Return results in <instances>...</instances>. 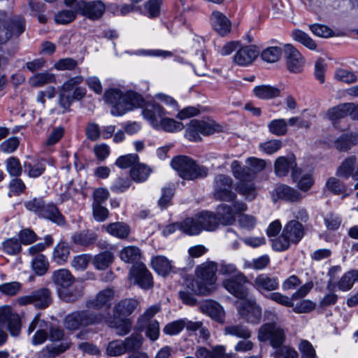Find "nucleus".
I'll use <instances>...</instances> for the list:
<instances>
[{"mask_svg":"<svg viewBox=\"0 0 358 358\" xmlns=\"http://www.w3.org/2000/svg\"><path fill=\"white\" fill-rule=\"evenodd\" d=\"M96 238L93 232L87 231L75 233L72 236V241L76 244L87 246L92 244L96 241Z\"/></svg>","mask_w":358,"mask_h":358,"instance_id":"nucleus-52","label":"nucleus"},{"mask_svg":"<svg viewBox=\"0 0 358 358\" xmlns=\"http://www.w3.org/2000/svg\"><path fill=\"white\" fill-rule=\"evenodd\" d=\"M357 158L350 156L346 158L336 170V175L343 178H348L350 176L354 180H358V166L356 167Z\"/></svg>","mask_w":358,"mask_h":358,"instance_id":"nucleus-24","label":"nucleus"},{"mask_svg":"<svg viewBox=\"0 0 358 358\" xmlns=\"http://www.w3.org/2000/svg\"><path fill=\"white\" fill-rule=\"evenodd\" d=\"M108 234L118 238H126L130 231L129 226L123 222H114L106 227Z\"/></svg>","mask_w":358,"mask_h":358,"instance_id":"nucleus-41","label":"nucleus"},{"mask_svg":"<svg viewBox=\"0 0 358 358\" xmlns=\"http://www.w3.org/2000/svg\"><path fill=\"white\" fill-rule=\"evenodd\" d=\"M269 262V257L266 255H264L257 258L253 259L252 261H245L244 262V268L262 270L268 265Z\"/></svg>","mask_w":358,"mask_h":358,"instance_id":"nucleus-57","label":"nucleus"},{"mask_svg":"<svg viewBox=\"0 0 358 358\" xmlns=\"http://www.w3.org/2000/svg\"><path fill=\"white\" fill-rule=\"evenodd\" d=\"M264 317L266 320H272L273 322H266L260 327L258 331V339L262 342L269 341L271 345L277 348L282 345L285 340L284 329L278 324L277 315L269 310H266Z\"/></svg>","mask_w":358,"mask_h":358,"instance_id":"nucleus-3","label":"nucleus"},{"mask_svg":"<svg viewBox=\"0 0 358 358\" xmlns=\"http://www.w3.org/2000/svg\"><path fill=\"white\" fill-rule=\"evenodd\" d=\"M224 332L225 335H230L244 339H248L251 336L249 329L246 327L240 324L227 326L224 328Z\"/></svg>","mask_w":358,"mask_h":358,"instance_id":"nucleus-51","label":"nucleus"},{"mask_svg":"<svg viewBox=\"0 0 358 358\" xmlns=\"http://www.w3.org/2000/svg\"><path fill=\"white\" fill-rule=\"evenodd\" d=\"M246 277L242 273H238L232 278L222 282L223 287L231 294L238 299H244L248 295V289L245 287Z\"/></svg>","mask_w":358,"mask_h":358,"instance_id":"nucleus-13","label":"nucleus"},{"mask_svg":"<svg viewBox=\"0 0 358 358\" xmlns=\"http://www.w3.org/2000/svg\"><path fill=\"white\" fill-rule=\"evenodd\" d=\"M236 191L246 200L252 201L257 196V189L251 180H246L245 178L241 180L236 187Z\"/></svg>","mask_w":358,"mask_h":358,"instance_id":"nucleus-32","label":"nucleus"},{"mask_svg":"<svg viewBox=\"0 0 358 358\" xmlns=\"http://www.w3.org/2000/svg\"><path fill=\"white\" fill-rule=\"evenodd\" d=\"M248 164L246 170L248 173V176L250 173H257L262 171L266 166V162L264 159L250 157L246 161Z\"/></svg>","mask_w":358,"mask_h":358,"instance_id":"nucleus-60","label":"nucleus"},{"mask_svg":"<svg viewBox=\"0 0 358 358\" xmlns=\"http://www.w3.org/2000/svg\"><path fill=\"white\" fill-rule=\"evenodd\" d=\"M247 208V205L242 201L235 202L231 207L222 204L217 208V217L220 223L224 225H231L236 220V215L245 211Z\"/></svg>","mask_w":358,"mask_h":358,"instance_id":"nucleus-12","label":"nucleus"},{"mask_svg":"<svg viewBox=\"0 0 358 358\" xmlns=\"http://www.w3.org/2000/svg\"><path fill=\"white\" fill-rule=\"evenodd\" d=\"M201 311L208 315L213 320L223 323L225 319L224 308L217 302L212 300H206L200 306Z\"/></svg>","mask_w":358,"mask_h":358,"instance_id":"nucleus-21","label":"nucleus"},{"mask_svg":"<svg viewBox=\"0 0 358 358\" xmlns=\"http://www.w3.org/2000/svg\"><path fill=\"white\" fill-rule=\"evenodd\" d=\"M166 114L165 109L155 101L148 103L142 110L143 117L152 127H157L158 122L164 118Z\"/></svg>","mask_w":358,"mask_h":358,"instance_id":"nucleus-20","label":"nucleus"},{"mask_svg":"<svg viewBox=\"0 0 358 358\" xmlns=\"http://www.w3.org/2000/svg\"><path fill=\"white\" fill-rule=\"evenodd\" d=\"M49 262L42 254L37 255L31 261V268L38 275H44L48 270Z\"/></svg>","mask_w":358,"mask_h":358,"instance_id":"nucleus-47","label":"nucleus"},{"mask_svg":"<svg viewBox=\"0 0 358 358\" xmlns=\"http://www.w3.org/2000/svg\"><path fill=\"white\" fill-rule=\"evenodd\" d=\"M109 326L116 329V333L120 336L127 334L131 329V322L126 318H115V321L109 322Z\"/></svg>","mask_w":358,"mask_h":358,"instance_id":"nucleus-56","label":"nucleus"},{"mask_svg":"<svg viewBox=\"0 0 358 358\" xmlns=\"http://www.w3.org/2000/svg\"><path fill=\"white\" fill-rule=\"evenodd\" d=\"M282 147V141L272 139L259 144V149L267 155H272L279 150Z\"/></svg>","mask_w":358,"mask_h":358,"instance_id":"nucleus-63","label":"nucleus"},{"mask_svg":"<svg viewBox=\"0 0 358 358\" xmlns=\"http://www.w3.org/2000/svg\"><path fill=\"white\" fill-rule=\"evenodd\" d=\"M282 50L280 47L271 46L264 49L261 53L262 59L268 63H273L279 60Z\"/></svg>","mask_w":358,"mask_h":358,"instance_id":"nucleus-53","label":"nucleus"},{"mask_svg":"<svg viewBox=\"0 0 358 358\" xmlns=\"http://www.w3.org/2000/svg\"><path fill=\"white\" fill-rule=\"evenodd\" d=\"M292 178L297 187L303 192L309 190L313 185L314 180L310 173H301V169H294L292 172Z\"/></svg>","mask_w":358,"mask_h":358,"instance_id":"nucleus-28","label":"nucleus"},{"mask_svg":"<svg viewBox=\"0 0 358 358\" xmlns=\"http://www.w3.org/2000/svg\"><path fill=\"white\" fill-rule=\"evenodd\" d=\"M52 280L56 286L58 294H62L66 297L65 288L71 287L75 279L68 269L60 268L52 273Z\"/></svg>","mask_w":358,"mask_h":358,"instance_id":"nucleus-18","label":"nucleus"},{"mask_svg":"<svg viewBox=\"0 0 358 358\" xmlns=\"http://www.w3.org/2000/svg\"><path fill=\"white\" fill-rule=\"evenodd\" d=\"M70 255V247L67 243H58L52 252L53 260L59 265H62L67 262Z\"/></svg>","mask_w":358,"mask_h":358,"instance_id":"nucleus-35","label":"nucleus"},{"mask_svg":"<svg viewBox=\"0 0 358 358\" xmlns=\"http://www.w3.org/2000/svg\"><path fill=\"white\" fill-rule=\"evenodd\" d=\"M358 281V270H350L341 277L338 282V287L343 292L350 290L353 285Z\"/></svg>","mask_w":358,"mask_h":358,"instance_id":"nucleus-38","label":"nucleus"},{"mask_svg":"<svg viewBox=\"0 0 358 358\" xmlns=\"http://www.w3.org/2000/svg\"><path fill=\"white\" fill-rule=\"evenodd\" d=\"M288 121L285 119H275L270 122L268 125V130L275 136H283L287 131Z\"/></svg>","mask_w":358,"mask_h":358,"instance_id":"nucleus-54","label":"nucleus"},{"mask_svg":"<svg viewBox=\"0 0 358 358\" xmlns=\"http://www.w3.org/2000/svg\"><path fill=\"white\" fill-rule=\"evenodd\" d=\"M274 191L278 198L291 202L299 201L303 198L299 191L286 185H279Z\"/></svg>","mask_w":358,"mask_h":358,"instance_id":"nucleus-29","label":"nucleus"},{"mask_svg":"<svg viewBox=\"0 0 358 358\" xmlns=\"http://www.w3.org/2000/svg\"><path fill=\"white\" fill-rule=\"evenodd\" d=\"M236 308L238 315L248 323L257 324L262 318V308L255 299H244L238 302Z\"/></svg>","mask_w":358,"mask_h":358,"instance_id":"nucleus-7","label":"nucleus"},{"mask_svg":"<svg viewBox=\"0 0 358 358\" xmlns=\"http://www.w3.org/2000/svg\"><path fill=\"white\" fill-rule=\"evenodd\" d=\"M358 138L355 134L347 133L341 135L334 141V146L340 151H348L357 142Z\"/></svg>","mask_w":358,"mask_h":358,"instance_id":"nucleus-33","label":"nucleus"},{"mask_svg":"<svg viewBox=\"0 0 358 358\" xmlns=\"http://www.w3.org/2000/svg\"><path fill=\"white\" fill-rule=\"evenodd\" d=\"M284 52L289 71L292 73L301 71L304 65V59L299 51L292 45L286 44L284 45Z\"/></svg>","mask_w":358,"mask_h":358,"instance_id":"nucleus-16","label":"nucleus"},{"mask_svg":"<svg viewBox=\"0 0 358 358\" xmlns=\"http://www.w3.org/2000/svg\"><path fill=\"white\" fill-rule=\"evenodd\" d=\"M290 169H292V172L294 169H298L295 157L293 155L279 157L275 161L274 171L276 176L279 177L285 176Z\"/></svg>","mask_w":358,"mask_h":358,"instance_id":"nucleus-25","label":"nucleus"},{"mask_svg":"<svg viewBox=\"0 0 358 358\" xmlns=\"http://www.w3.org/2000/svg\"><path fill=\"white\" fill-rule=\"evenodd\" d=\"M154 128L157 129H162L166 132L173 133L183 129L184 125L182 122L164 116V118L158 122V126L155 127Z\"/></svg>","mask_w":358,"mask_h":358,"instance_id":"nucleus-44","label":"nucleus"},{"mask_svg":"<svg viewBox=\"0 0 358 358\" xmlns=\"http://www.w3.org/2000/svg\"><path fill=\"white\" fill-rule=\"evenodd\" d=\"M104 101L112 106L111 114L121 116L134 108L142 107L144 99L138 93L129 91L124 94L117 88L107 90L103 95Z\"/></svg>","mask_w":358,"mask_h":358,"instance_id":"nucleus-1","label":"nucleus"},{"mask_svg":"<svg viewBox=\"0 0 358 358\" xmlns=\"http://www.w3.org/2000/svg\"><path fill=\"white\" fill-rule=\"evenodd\" d=\"M113 253L106 251L95 255L92 259V264L96 269L104 270L113 263Z\"/></svg>","mask_w":358,"mask_h":358,"instance_id":"nucleus-43","label":"nucleus"},{"mask_svg":"<svg viewBox=\"0 0 358 358\" xmlns=\"http://www.w3.org/2000/svg\"><path fill=\"white\" fill-rule=\"evenodd\" d=\"M114 297L115 292L113 289H105L100 291L94 299L87 301V308L89 310L92 309L107 308L111 305Z\"/></svg>","mask_w":358,"mask_h":358,"instance_id":"nucleus-22","label":"nucleus"},{"mask_svg":"<svg viewBox=\"0 0 358 358\" xmlns=\"http://www.w3.org/2000/svg\"><path fill=\"white\" fill-rule=\"evenodd\" d=\"M138 302L134 299H124L120 301L115 308V317L127 316L131 314L137 307Z\"/></svg>","mask_w":358,"mask_h":358,"instance_id":"nucleus-40","label":"nucleus"},{"mask_svg":"<svg viewBox=\"0 0 358 358\" xmlns=\"http://www.w3.org/2000/svg\"><path fill=\"white\" fill-rule=\"evenodd\" d=\"M283 231L284 236H287L290 243H298L303 234L302 224L295 220H292L287 224Z\"/></svg>","mask_w":358,"mask_h":358,"instance_id":"nucleus-30","label":"nucleus"},{"mask_svg":"<svg viewBox=\"0 0 358 358\" xmlns=\"http://www.w3.org/2000/svg\"><path fill=\"white\" fill-rule=\"evenodd\" d=\"M152 266L153 269L162 275L169 274L172 270L171 262L164 256H157L152 259Z\"/></svg>","mask_w":358,"mask_h":358,"instance_id":"nucleus-36","label":"nucleus"},{"mask_svg":"<svg viewBox=\"0 0 358 358\" xmlns=\"http://www.w3.org/2000/svg\"><path fill=\"white\" fill-rule=\"evenodd\" d=\"M138 163V156L136 154H129L120 156L115 162V165L121 169L134 166Z\"/></svg>","mask_w":358,"mask_h":358,"instance_id":"nucleus-61","label":"nucleus"},{"mask_svg":"<svg viewBox=\"0 0 358 358\" xmlns=\"http://www.w3.org/2000/svg\"><path fill=\"white\" fill-rule=\"evenodd\" d=\"M217 270V265L214 262L207 261L201 264L196 268V278L186 281L187 289L195 294H210L216 289Z\"/></svg>","mask_w":358,"mask_h":358,"instance_id":"nucleus-2","label":"nucleus"},{"mask_svg":"<svg viewBox=\"0 0 358 358\" xmlns=\"http://www.w3.org/2000/svg\"><path fill=\"white\" fill-rule=\"evenodd\" d=\"M66 342L60 344H51L46 345L38 354V358H55V356L64 352L69 348Z\"/></svg>","mask_w":358,"mask_h":358,"instance_id":"nucleus-39","label":"nucleus"},{"mask_svg":"<svg viewBox=\"0 0 358 358\" xmlns=\"http://www.w3.org/2000/svg\"><path fill=\"white\" fill-rule=\"evenodd\" d=\"M29 83L33 87H41L48 83H56L55 74L49 72H43L34 75L29 80Z\"/></svg>","mask_w":358,"mask_h":358,"instance_id":"nucleus-42","label":"nucleus"},{"mask_svg":"<svg viewBox=\"0 0 358 358\" xmlns=\"http://www.w3.org/2000/svg\"><path fill=\"white\" fill-rule=\"evenodd\" d=\"M150 173V169L143 164L138 163L131 169V177L136 182H143Z\"/></svg>","mask_w":358,"mask_h":358,"instance_id":"nucleus-48","label":"nucleus"},{"mask_svg":"<svg viewBox=\"0 0 358 358\" xmlns=\"http://www.w3.org/2000/svg\"><path fill=\"white\" fill-rule=\"evenodd\" d=\"M129 280L143 289H148L153 285L152 274L142 263H137L131 268Z\"/></svg>","mask_w":358,"mask_h":358,"instance_id":"nucleus-10","label":"nucleus"},{"mask_svg":"<svg viewBox=\"0 0 358 358\" xmlns=\"http://www.w3.org/2000/svg\"><path fill=\"white\" fill-rule=\"evenodd\" d=\"M215 131V124L213 120L194 119L187 124L185 136L191 141H199L201 140V134L207 136Z\"/></svg>","mask_w":358,"mask_h":358,"instance_id":"nucleus-6","label":"nucleus"},{"mask_svg":"<svg viewBox=\"0 0 358 358\" xmlns=\"http://www.w3.org/2000/svg\"><path fill=\"white\" fill-rule=\"evenodd\" d=\"M41 217L51 220L57 224L64 223V217L59 213L58 208L53 204L45 206L43 211L41 213Z\"/></svg>","mask_w":358,"mask_h":358,"instance_id":"nucleus-45","label":"nucleus"},{"mask_svg":"<svg viewBox=\"0 0 358 358\" xmlns=\"http://www.w3.org/2000/svg\"><path fill=\"white\" fill-rule=\"evenodd\" d=\"M162 0H149L144 5L143 14L149 17H155L159 14Z\"/></svg>","mask_w":358,"mask_h":358,"instance_id":"nucleus-62","label":"nucleus"},{"mask_svg":"<svg viewBox=\"0 0 358 358\" xmlns=\"http://www.w3.org/2000/svg\"><path fill=\"white\" fill-rule=\"evenodd\" d=\"M141 257L140 249L136 246L129 245L123 248L120 252V258L127 264H134Z\"/></svg>","mask_w":358,"mask_h":358,"instance_id":"nucleus-34","label":"nucleus"},{"mask_svg":"<svg viewBox=\"0 0 358 358\" xmlns=\"http://www.w3.org/2000/svg\"><path fill=\"white\" fill-rule=\"evenodd\" d=\"M76 11L91 20H96L102 16L105 6L101 1L85 2L80 1L76 4Z\"/></svg>","mask_w":358,"mask_h":358,"instance_id":"nucleus-15","label":"nucleus"},{"mask_svg":"<svg viewBox=\"0 0 358 358\" xmlns=\"http://www.w3.org/2000/svg\"><path fill=\"white\" fill-rule=\"evenodd\" d=\"M254 287L260 293L264 292H272L279 287V281L277 277H272L268 274L258 275L253 282Z\"/></svg>","mask_w":358,"mask_h":358,"instance_id":"nucleus-23","label":"nucleus"},{"mask_svg":"<svg viewBox=\"0 0 358 358\" xmlns=\"http://www.w3.org/2000/svg\"><path fill=\"white\" fill-rule=\"evenodd\" d=\"M199 215V221L201 224L202 231H214L219 226L217 217L212 213L202 212Z\"/></svg>","mask_w":358,"mask_h":358,"instance_id":"nucleus-37","label":"nucleus"},{"mask_svg":"<svg viewBox=\"0 0 358 358\" xmlns=\"http://www.w3.org/2000/svg\"><path fill=\"white\" fill-rule=\"evenodd\" d=\"M171 165L181 178L187 180L203 178L208 173V169L206 166L197 164L193 159L186 156H178L173 158Z\"/></svg>","mask_w":358,"mask_h":358,"instance_id":"nucleus-5","label":"nucleus"},{"mask_svg":"<svg viewBox=\"0 0 358 358\" xmlns=\"http://www.w3.org/2000/svg\"><path fill=\"white\" fill-rule=\"evenodd\" d=\"M22 285L17 281L6 282L0 285V292L4 295L13 296L19 294Z\"/></svg>","mask_w":358,"mask_h":358,"instance_id":"nucleus-59","label":"nucleus"},{"mask_svg":"<svg viewBox=\"0 0 358 358\" xmlns=\"http://www.w3.org/2000/svg\"><path fill=\"white\" fill-rule=\"evenodd\" d=\"M1 250L9 255H17L22 250L20 241L15 238H9L1 243Z\"/></svg>","mask_w":358,"mask_h":358,"instance_id":"nucleus-49","label":"nucleus"},{"mask_svg":"<svg viewBox=\"0 0 358 358\" xmlns=\"http://www.w3.org/2000/svg\"><path fill=\"white\" fill-rule=\"evenodd\" d=\"M293 39L308 48L310 50H315L317 45L315 41L304 31L300 29H294L292 32Z\"/></svg>","mask_w":358,"mask_h":358,"instance_id":"nucleus-50","label":"nucleus"},{"mask_svg":"<svg viewBox=\"0 0 358 358\" xmlns=\"http://www.w3.org/2000/svg\"><path fill=\"white\" fill-rule=\"evenodd\" d=\"M325 187L328 191L336 195L345 193L346 191L345 184L335 177L328 178L325 184Z\"/></svg>","mask_w":358,"mask_h":358,"instance_id":"nucleus-55","label":"nucleus"},{"mask_svg":"<svg viewBox=\"0 0 358 358\" xmlns=\"http://www.w3.org/2000/svg\"><path fill=\"white\" fill-rule=\"evenodd\" d=\"M101 320V317L91 314L89 310L83 312H74L66 317L64 326L69 330H75L80 326L93 324Z\"/></svg>","mask_w":358,"mask_h":358,"instance_id":"nucleus-11","label":"nucleus"},{"mask_svg":"<svg viewBox=\"0 0 358 358\" xmlns=\"http://www.w3.org/2000/svg\"><path fill=\"white\" fill-rule=\"evenodd\" d=\"M180 230L189 236L199 234L202 231V227L200 221H199V215L188 217L180 223Z\"/></svg>","mask_w":358,"mask_h":358,"instance_id":"nucleus-31","label":"nucleus"},{"mask_svg":"<svg viewBox=\"0 0 358 358\" xmlns=\"http://www.w3.org/2000/svg\"><path fill=\"white\" fill-rule=\"evenodd\" d=\"M36 329H37V331L32 337L31 343L34 345H41L48 338L46 330L48 329V322L40 319L39 315H36L30 322L28 333L31 334Z\"/></svg>","mask_w":358,"mask_h":358,"instance_id":"nucleus-17","label":"nucleus"},{"mask_svg":"<svg viewBox=\"0 0 358 358\" xmlns=\"http://www.w3.org/2000/svg\"><path fill=\"white\" fill-rule=\"evenodd\" d=\"M259 48L254 45L241 48L234 55L233 60L238 66H248L253 63L259 55Z\"/></svg>","mask_w":358,"mask_h":358,"instance_id":"nucleus-19","label":"nucleus"},{"mask_svg":"<svg viewBox=\"0 0 358 358\" xmlns=\"http://www.w3.org/2000/svg\"><path fill=\"white\" fill-rule=\"evenodd\" d=\"M297 347L301 353V358H316V351L313 345L308 341L300 340Z\"/></svg>","mask_w":358,"mask_h":358,"instance_id":"nucleus-58","label":"nucleus"},{"mask_svg":"<svg viewBox=\"0 0 358 358\" xmlns=\"http://www.w3.org/2000/svg\"><path fill=\"white\" fill-rule=\"evenodd\" d=\"M233 181L228 176L220 175L215 179V197L219 200L231 201L236 195L231 191Z\"/></svg>","mask_w":358,"mask_h":358,"instance_id":"nucleus-14","label":"nucleus"},{"mask_svg":"<svg viewBox=\"0 0 358 358\" xmlns=\"http://www.w3.org/2000/svg\"><path fill=\"white\" fill-rule=\"evenodd\" d=\"M253 93L260 99H272L280 96L281 90L271 85H260L254 87Z\"/></svg>","mask_w":358,"mask_h":358,"instance_id":"nucleus-27","label":"nucleus"},{"mask_svg":"<svg viewBox=\"0 0 358 358\" xmlns=\"http://www.w3.org/2000/svg\"><path fill=\"white\" fill-rule=\"evenodd\" d=\"M334 78L338 81L352 83L357 81V76L352 71L344 69H338L334 73Z\"/></svg>","mask_w":358,"mask_h":358,"instance_id":"nucleus-64","label":"nucleus"},{"mask_svg":"<svg viewBox=\"0 0 358 358\" xmlns=\"http://www.w3.org/2000/svg\"><path fill=\"white\" fill-rule=\"evenodd\" d=\"M211 23L213 29L220 35L224 36L231 31V22L220 11L212 13Z\"/></svg>","mask_w":358,"mask_h":358,"instance_id":"nucleus-26","label":"nucleus"},{"mask_svg":"<svg viewBox=\"0 0 358 358\" xmlns=\"http://www.w3.org/2000/svg\"><path fill=\"white\" fill-rule=\"evenodd\" d=\"M52 301L51 292L48 288H40L29 295L21 296L16 299L20 306L33 304L37 308H45Z\"/></svg>","mask_w":358,"mask_h":358,"instance_id":"nucleus-8","label":"nucleus"},{"mask_svg":"<svg viewBox=\"0 0 358 358\" xmlns=\"http://www.w3.org/2000/svg\"><path fill=\"white\" fill-rule=\"evenodd\" d=\"M83 81V77L77 76L65 81L59 90V104L67 109L74 100H81L86 95L85 87H79Z\"/></svg>","mask_w":358,"mask_h":358,"instance_id":"nucleus-4","label":"nucleus"},{"mask_svg":"<svg viewBox=\"0 0 358 358\" xmlns=\"http://www.w3.org/2000/svg\"><path fill=\"white\" fill-rule=\"evenodd\" d=\"M346 116H348L347 103L332 107L325 113V117L332 122Z\"/></svg>","mask_w":358,"mask_h":358,"instance_id":"nucleus-46","label":"nucleus"},{"mask_svg":"<svg viewBox=\"0 0 358 358\" xmlns=\"http://www.w3.org/2000/svg\"><path fill=\"white\" fill-rule=\"evenodd\" d=\"M0 327L7 328L13 336H17L20 331V317L8 305L0 306Z\"/></svg>","mask_w":358,"mask_h":358,"instance_id":"nucleus-9","label":"nucleus"}]
</instances>
